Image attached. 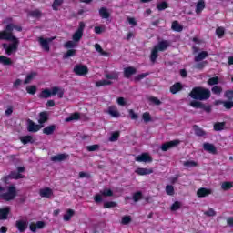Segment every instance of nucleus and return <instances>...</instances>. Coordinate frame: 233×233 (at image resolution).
Masks as SVG:
<instances>
[{
  "label": "nucleus",
  "mask_w": 233,
  "mask_h": 233,
  "mask_svg": "<svg viewBox=\"0 0 233 233\" xmlns=\"http://www.w3.org/2000/svg\"><path fill=\"white\" fill-rule=\"evenodd\" d=\"M0 41H10L11 43L6 44L4 43L2 45V47L4 50H5L6 56H12V54H15L19 48V38L17 36H12V35H7L5 36L3 35H0Z\"/></svg>",
  "instance_id": "obj_1"
},
{
  "label": "nucleus",
  "mask_w": 233,
  "mask_h": 233,
  "mask_svg": "<svg viewBox=\"0 0 233 233\" xmlns=\"http://www.w3.org/2000/svg\"><path fill=\"white\" fill-rule=\"evenodd\" d=\"M210 89L202 86L193 87L189 93V96L193 101H208L210 99Z\"/></svg>",
  "instance_id": "obj_2"
},
{
  "label": "nucleus",
  "mask_w": 233,
  "mask_h": 233,
  "mask_svg": "<svg viewBox=\"0 0 233 233\" xmlns=\"http://www.w3.org/2000/svg\"><path fill=\"white\" fill-rule=\"evenodd\" d=\"M52 96H57L59 99H63V96H65V90L58 86H54L50 89L46 88L40 92L38 95L39 99H48V97H52Z\"/></svg>",
  "instance_id": "obj_3"
},
{
  "label": "nucleus",
  "mask_w": 233,
  "mask_h": 233,
  "mask_svg": "<svg viewBox=\"0 0 233 233\" xmlns=\"http://www.w3.org/2000/svg\"><path fill=\"white\" fill-rule=\"evenodd\" d=\"M15 30H16V32H23V27L15 24H7L5 25V29L0 31V35H4L5 37H7V35H11L12 37H15L14 35Z\"/></svg>",
  "instance_id": "obj_4"
},
{
  "label": "nucleus",
  "mask_w": 233,
  "mask_h": 233,
  "mask_svg": "<svg viewBox=\"0 0 233 233\" xmlns=\"http://www.w3.org/2000/svg\"><path fill=\"white\" fill-rule=\"evenodd\" d=\"M17 197V189L15 186L11 185L7 187V192L0 195V199H4V201H13Z\"/></svg>",
  "instance_id": "obj_5"
},
{
  "label": "nucleus",
  "mask_w": 233,
  "mask_h": 233,
  "mask_svg": "<svg viewBox=\"0 0 233 233\" xmlns=\"http://www.w3.org/2000/svg\"><path fill=\"white\" fill-rule=\"evenodd\" d=\"M86 26L85 22H79L77 30L73 34V41H75V43L81 41Z\"/></svg>",
  "instance_id": "obj_6"
},
{
  "label": "nucleus",
  "mask_w": 233,
  "mask_h": 233,
  "mask_svg": "<svg viewBox=\"0 0 233 233\" xmlns=\"http://www.w3.org/2000/svg\"><path fill=\"white\" fill-rule=\"evenodd\" d=\"M190 106H192V108H201L202 110H205V112H207L208 114H210L212 112V106H206L205 104H203V102L200 101H191Z\"/></svg>",
  "instance_id": "obj_7"
},
{
  "label": "nucleus",
  "mask_w": 233,
  "mask_h": 233,
  "mask_svg": "<svg viewBox=\"0 0 233 233\" xmlns=\"http://www.w3.org/2000/svg\"><path fill=\"white\" fill-rule=\"evenodd\" d=\"M54 39H56V37H49V38L39 37L38 43L46 52H50V43H52Z\"/></svg>",
  "instance_id": "obj_8"
},
{
  "label": "nucleus",
  "mask_w": 233,
  "mask_h": 233,
  "mask_svg": "<svg viewBox=\"0 0 233 233\" xmlns=\"http://www.w3.org/2000/svg\"><path fill=\"white\" fill-rule=\"evenodd\" d=\"M74 74L76 76H86L88 74V67L85 65H76L73 69Z\"/></svg>",
  "instance_id": "obj_9"
},
{
  "label": "nucleus",
  "mask_w": 233,
  "mask_h": 233,
  "mask_svg": "<svg viewBox=\"0 0 233 233\" xmlns=\"http://www.w3.org/2000/svg\"><path fill=\"white\" fill-rule=\"evenodd\" d=\"M46 227V223L45 221H37L35 222H31L29 224V230H31L33 233L37 232V230H43Z\"/></svg>",
  "instance_id": "obj_10"
},
{
  "label": "nucleus",
  "mask_w": 233,
  "mask_h": 233,
  "mask_svg": "<svg viewBox=\"0 0 233 233\" xmlns=\"http://www.w3.org/2000/svg\"><path fill=\"white\" fill-rule=\"evenodd\" d=\"M179 143H181V141H179L178 139L166 142V143L162 144L161 150H162V152H167V151L170 150V148H174L175 147H177L179 145Z\"/></svg>",
  "instance_id": "obj_11"
},
{
  "label": "nucleus",
  "mask_w": 233,
  "mask_h": 233,
  "mask_svg": "<svg viewBox=\"0 0 233 233\" xmlns=\"http://www.w3.org/2000/svg\"><path fill=\"white\" fill-rule=\"evenodd\" d=\"M135 161L137 163H152L153 159L150 154L142 153L135 157Z\"/></svg>",
  "instance_id": "obj_12"
},
{
  "label": "nucleus",
  "mask_w": 233,
  "mask_h": 233,
  "mask_svg": "<svg viewBox=\"0 0 233 233\" xmlns=\"http://www.w3.org/2000/svg\"><path fill=\"white\" fill-rule=\"evenodd\" d=\"M123 74L126 79H130L132 76H136V74H137V69L134 66H127L124 68Z\"/></svg>",
  "instance_id": "obj_13"
},
{
  "label": "nucleus",
  "mask_w": 233,
  "mask_h": 233,
  "mask_svg": "<svg viewBox=\"0 0 233 233\" xmlns=\"http://www.w3.org/2000/svg\"><path fill=\"white\" fill-rule=\"evenodd\" d=\"M40 198H46V199H50L54 196V190L50 187H44L39 190Z\"/></svg>",
  "instance_id": "obj_14"
},
{
  "label": "nucleus",
  "mask_w": 233,
  "mask_h": 233,
  "mask_svg": "<svg viewBox=\"0 0 233 233\" xmlns=\"http://www.w3.org/2000/svg\"><path fill=\"white\" fill-rule=\"evenodd\" d=\"M68 157H70V155L66 153H60L51 157V161L54 163H61L62 161H66Z\"/></svg>",
  "instance_id": "obj_15"
},
{
  "label": "nucleus",
  "mask_w": 233,
  "mask_h": 233,
  "mask_svg": "<svg viewBox=\"0 0 233 233\" xmlns=\"http://www.w3.org/2000/svg\"><path fill=\"white\" fill-rule=\"evenodd\" d=\"M170 46V43H168L167 40H162L158 42L157 45H156L154 47L158 51V52H165L167 48Z\"/></svg>",
  "instance_id": "obj_16"
},
{
  "label": "nucleus",
  "mask_w": 233,
  "mask_h": 233,
  "mask_svg": "<svg viewBox=\"0 0 233 233\" xmlns=\"http://www.w3.org/2000/svg\"><path fill=\"white\" fill-rule=\"evenodd\" d=\"M27 130L28 132H39L41 130V125L35 124L34 121L28 119L27 121Z\"/></svg>",
  "instance_id": "obj_17"
},
{
  "label": "nucleus",
  "mask_w": 233,
  "mask_h": 233,
  "mask_svg": "<svg viewBox=\"0 0 233 233\" xmlns=\"http://www.w3.org/2000/svg\"><path fill=\"white\" fill-rule=\"evenodd\" d=\"M203 148L204 150H206V152H208L209 154H218V148H216V146H214V144H210L208 142L204 143Z\"/></svg>",
  "instance_id": "obj_18"
},
{
  "label": "nucleus",
  "mask_w": 233,
  "mask_h": 233,
  "mask_svg": "<svg viewBox=\"0 0 233 233\" xmlns=\"http://www.w3.org/2000/svg\"><path fill=\"white\" fill-rule=\"evenodd\" d=\"M135 172L137 176H148L150 174H154V169L152 168H144V167H137Z\"/></svg>",
  "instance_id": "obj_19"
},
{
  "label": "nucleus",
  "mask_w": 233,
  "mask_h": 233,
  "mask_svg": "<svg viewBox=\"0 0 233 233\" xmlns=\"http://www.w3.org/2000/svg\"><path fill=\"white\" fill-rule=\"evenodd\" d=\"M210 194H212V189H208L206 187H200L197 191L198 198H207V197L210 196Z\"/></svg>",
  "instance_id": "obj_20"
},
{
  "label": "nucleus",
  "mask_w": 233,
  "mask_h": 233,
  "mask_svg": "<svg viewBox=\"0 0 233 233\" xmlns=\"http://www.w3.org/2000/svg\"><path fill=\"white\" fill-rule=\"evenodd\" d=\"M181 90H183V84H181V82H176L175 84H173L170 88L169 91L173 94L176 95L177 94V92H181Z\"/></svg>",
  "instance_id": "obj_21"
},
{
  "label": "nucleus",
  "mask_w": 233,
  "mask_h": 233,
  "mask_svg": "<svg viewBox=\"0 0 233 233\" xmlns=\"http://www.w3.org/2000/svg\"><path fill=\"white\" fill-rule=\"evenodd\" d=\"M15 227L20 232H25L26 228H28V222L25 220H18L15 223Z\"/></svg>",
  "instance_id": "obj_22"
},
{
  "label": "nucleus",
  "mask_w": 233,
  "mask_h": 233,
  "mask_svg": "<svg viewBox=\"0 0 233 233\" xmlns=\"http://www.w3.org/2000/svg\"><path fill=\"white\" fill-rule=\"evenodd\" d=\"M9 214H10V207L0 208V221H5L8 219Z\"/></svg>",
  "instance_id": "obj_23"
},
{
  "label": "nucleus",
  "mask_w": 233,
  "mask_h": 233,
  "mask_svg": "<svg viewBox=\"0 0 233 233\" xmlns=\"http://www.w3.org/2000/svg\"><path fill=\"white\" fill-rule=\"evenodd\" d=\"M193 130L195 132V136H198V137H205V136H207V131L203 130V128L198 125H193Z\"/></svg>",
  "instance_id": "obj_24"
},
{
  "label": "nucleus",
  "mask_w": 233,
  "mask_h": 233,
  "mask_svg": "<svg viewBox=\"0 0 233 233\" xmlns=\"http://www.w3.org/2000/svg\"><path fill=\"white\" fill-rule=\"evenodd\" d=\"M20 141L21 143H23V145H28V143L32 145L35 143V140H34V137H32L31 135L20 137Z\"/></svg>",
  "instance_id": "obj_25"
},
{
  "label": "nucleus",
  "mask_w": 233,
  "mask_h": 233,
  "mask_svg": "<svg viewBox=\"0 0 233 233\" xmlns=\"http://www.w3.org/2000/svg\"><path fill=\"white\" fill-rule=\"evenodd\" d=\"M208 57V52L207 51H201L194 57L195 63H199V61H203L204 59H207Z\"/></svg>",
  "instance_id": "obj_26"
},
{
  "label": "nucleus",
  "mask_w": 233,
  "mask_h": 233,
  "mask_svg": "<svg viewBox=\"0 0 233 233\" xmlns=\"http://www.w3.org/2000/svg\"><path fill=\"white\" fill-rule=\"evenodd\" d=\"M158 57H159V51L157 49H156L155 47H153L150 56H149L151 63L153 65L156 64V61H157Z\"/></svg>",
  "instance_id": "obj_27"
},
{
  "label": "nucleus",
  "mask_w": 233,
  "mask_h": 233,
  "mask_svg": "<svg viewBox=\"0 0 233 233\" xmlns=\"http://www.w3.org/2000/svg\"><path fill=\"white\" fill-rule=\"evenodd\" d=\"M56 125L47 126L43 129V134H46V136H52V134L56 132Z\"/></svg>",
  "instance_id": "obj_28"
},
{
  "label": "nucleus",
  "mask_w": 233,
  "mask_h": 233,
  "mask_svg": "<svg viewBox=\"0 0 233 233\" xmlns=\"http://www.w3.org/2000/svg\"><path fill=\"white\" fill-rule=\"evenodd\" d=\"M108 115L112 116V117H119L121 113L117 110V107L111 106L108 107Z\"/></svg>",
  "instance_id": "obj_29"
},
{
  "label": "nucleus",
  "mask_w": 233,
  "mask_h": 233,
  "mask_svg": "<svg viewBox=\"0 0 233 233\" xmlns=\"http://www.w3.org/2000/svg\"><path fill=\"white\" fill-rule=\"evenodd\" d=\"M48 121V113L46 111H43L39 113V119L38 123L39 125H43Z\"/></svg>",
  "instance_id": "obj_30"
},
{
  "label": "nucleus",
  "mask_w": 233,
  "mask_h": 233,
  "mask_svg": "<svg viewBox=\"0 0 233 233\" xmlns=\"http://www.w3.org/2000/svg\"><path fill=\"white\" fill-rule=\"evenodd\" d=\"M98 12H99V15L102 19H109L110 18V13L108 12V9H106V7H101Z\"/></svg>",
  "instance_id": "obj_31"
},
{
  "label": "nucleus",
  "mask_w": 233,
  "mask_h": 233,
  "mask_svg": "<svg viewBox=\"0 0 233 233\" xmlns=\"http://www.w3.org/2000/svg\"><path fill=\"white\" fill-rule=\"evenodd\" d=\"M226 125L227 123L225 122H216L213 125V130H215V132H221V130H225Z\"/></svg>",
  "instance_id": "obj_32"
},
{
  "label": "nucleus",
  "mask_w": 233,
  "mask_h": 233,
  "mask_svg": "<svg viewBox=\"0 0 233 233\" xmlns=\"http://www.w3.org/2000/svg\"><path fill=\"white\" fill-rule=\"evenodd\" d=\"M106 79H113L117 81L119 79V72L112 71L111 73H106L105 75Z\"/></svg>",
  "instance_id": "obj_33"
},
{
  "label": "nucleus",
  "mask_w": 233,
  "mask_h": 233,
  "mask_svg": "<svg viewBox=\"0 0 233 233\" xmlns=\"http://www.w3.org/2000/svg\"><path fill=\"white\" fill-rule=\"evenodd\" d=\"M205 0H199L196 5V14H201L205 10Z\"/></svg>",
  "instance_id": "obj_34"
},
{
  "label": "nucleus",
  "mask_w": 233,
  "mask_h": 233,
  "mask_svg": "<svg viewBox=\"0 0 233 233\" xmlns=\"http://www.w3.org/2000/svg\"><path fill=\"white\" fill-rule=\"evenodd\" d=\"M113 84V82L112 81H110V80H99V81H96V86L97 87V88H100V86H110V85H112Z\"/></svg>",
  "instance_id": "obj_35"
},
{
  "label": "nucleus",
  "mask_w": 233,
  "mask_h": 233,
  "mask_svg": "<svg viewBox=\"0 0 233 233\" xmlns=\"http://www.w3.org/2000/svg\"><path fill=\"white\" fill-rule=\"evenodd\" d=\"M9 176H11V179H15V180H17V179H25V175L20 174V173H18L16 171H11L9 173Z\"/></svg>",
  "instance_id": "obj_36"
},
{
  "label": "nucleus",
  "mask_w": 233,
  "mask_h": 233,
  "mask_svg": "<svg viewBox=\"0 0 233 233\" xmlns=\"http://www.w3.org/2000/svg\"><path fill=\"white\" fill-rule=\"evenodd\" d=\"M174 32H183V25H179V22L174 21L171 25Z\"/></svg>",
  "instance_id": "obj_37"
},
{
  "label": "nucleus",
  "mask_w": 233,
  "mask_h": 233,
  "mask_svg": "<svg viewBox=\"0 0 233 233\" xmlns=\"http://www.w3.org/2000/svg\"><path fill=\"white\" fill-rule=\"evenodd\" d=\"M75 214L76 211H74V209H67L66 213L64 215V221H70Z\"/></svg>",
  "instance_id": "obj_38"
},
{
  "label": "nucleus",
  "mask_w": 233,
  "mask_h": 233,
  "mask_svg": "<svg viewBox=\"0 0 233 233\" xmlns=\"http://www.w3.org/2000/svg\"><path fill=\"white\" fill-rule=\"evenodd\" d=\"M80 118H81V115L77 112H75L71 114L69 117L66 118V122L77 121V119H80Z\"/></svg>",
  "instance_id": "obj_39"
},
{
  "label": "nucleus",
  "mask_w": 233,
  "mask_h": 233,
  "mask_svg": "<svg viewBox=\"0 0 233 233\" xmlns=\"http://www.w3.org/2000/svg\"><path fill=\"white\" fill-rule=\"evenodd\" d=\"M0 63H2V65H5L6 66L12 65L13 62L11 58H8L7 56H0Z\"/></svg>",
  "instance_id": "obj_40"
},
{
  "label": "nucleus",
  "mask_w": 233,
  "mask_h": 233,
  "mask_svg": "<svg viewBox=\"0 0 233 233\" xmlns=\"http://www.w3.org/2000/svg\"><path fill=\"white\" fill-rule=\"evenodd\" d=\"M77 54V50L76 49H69L66 51V53L64 54L63 58L64 59H68V57H74Z\"/></svg>",
  "instance_id": "obj_41"
},
{
  "label": "nucleus",
  "mask_w": 233,
  "mask_h": 233,
  "mask_svg": "<svg viewBox=\"0 0 233 233\" xmlns=\"http://www.w3.org/2000/svg\"><path fill=\"white\" fill-rule=\"evenodd\" d=\"M220 103H222V105L226 110H232V108H233V101L232 100H224V102H220Z\"/></svg>",
  "instance_id": "obj_42"
},
{
  "label": "nucleus",
  "mask_w": 233,
  "mask_h": 233,
  "mask_svg": "<svg viewBox=\"0 0 233 233\" xmlns=\"http://www.w3.org/2000/svg\"><path fill=\"white\" fill-rule=\"evenodd\" d=\"M157 8L159 10V12H163V10H167V8H168V3L166 1L157 3Z\"/></svg>",
  "instance_id": "obj_43"
},
{
  "label": "nucleus",
  "mask_w": 233,
  "mask_h": 233,
  "mask_svg": "<svg viewBox=\"0 0 233 233\" xmlns=\"http://www.w3.org/2000/svg\"><path fill=\"white\" fill-rule=\"evenodd\" d=\"M63 3H64L63 0H54V2L52 4L53 10H55V12H57V10H59V6H61V5H63Z\"/></svg>",
  "instance_id": "obj_44"
},
{
  "label": "nucleus",
  "mask_w": 233,
  "mask_h": 233,
  "mask_svg": "<svg viewBox=\"0 0 233 233\" xmlns=\"http://www.w3.org/2000/svg\"><path fill=\"white\" fill-rule=\"evenodd\" d=\"M35 76H37V73L35 72H31L30 74H28L24 81V85H28V83H30V81H32V79H34Z\"/></svg>",
  "instance_id": "obj_45"
},
{
  "label": "nucleus",
  "mask_w": 233,
  "mask_h": 233,
  "mask_svg": "<svg viewBox=\"0 0 233 233\" xmlns=\"http://www.w3.org/2000/svg\"><path fill=\"white\" fill-rule=\"evenodd\" d=\"M208 85H209V86H214V85H219V77L214 76V77L209 78L208 80Z\"/></svg>",
  "instance_id": "obj_46"
},
{
  "label": "nucleus",
  "mask_w": 233,
  "mask_h": 233,
  "mask_svg": "<svg viewBox=\"0 0 233 233\" xmlns=\"http://www.w3.org/2000/svg\"><path fill=\"white\" fill-rule=\"evenodd\" d=\"M100 194L105 198H112V196H114V191H112V189L105 188L103 191H100Z\"/></svg>",
  "instance_id": "obj_47"
},
{
  "label": "nucleus",
  "mask_w": 233,
  "mask_h": 233,
  "mask_svg": "<svg viewBox=\"0 0 233 233\" xmlns=\"http://www.w3.org/2000/svg\"><path fill=\"white\" fill-rule=\"evenodd\" d=\"M212 94H215V96H219L221 95V92H223V87L219 86H215L211 88Z\"/></svg>",
  "instance_id": "obj_48"
},
{
  "label": "nucleus",
  "mask_w": 233,
  "mask_h": 233,
  "mask_svg": "<svg viewBox=\"0 0 233 233\" xmlns=\"http://www.w3.org/2000/svg\"><path fill=\"white\" fill-rule=\"evenodd\" d=\"M224 97L228 99V101H233V90L232 89L226 90L224 93Z\"/></svg>",
  "instance_id": "obj_49"
},
{
  "label": "nucleus",
  "mask_w": 233,
  "mask_h": 233,
  "mask_svg": "<svg viewBox=\"0 0 233 233\" xmlns=\"http://www.w3.org/2000/svg\"><path fill=\"white\" fill-rule=\"evenodd\" d=\"M29 15L31 17H36L37 19H39V17H41V15H43V13L39 9H35V10L31 11L29 13Z\"/></svg>",
  "instance_id": "obj_50"
},
{
  "label": "nucleus",
  "mask_w": 233,
  "mask_h": 233,
  "mask_svg": "<svg viewBox=\"0 0 233 233\" xmlns=\"http://www.w3.org/2000/svg\"><path fill=\"white\" fill-rule=\"evenodd\" d=\"M216 35L218 39H222V37L225 35V27H218L216 29Z\"/></svg>",
  "instance_id": "obj_51"
},
{
  "label": "nucleus",
  "mask_w": 233,
  "mask_h": 233,
  "mask_svg": "<svg viewBox=\"0 0 233 233\" xmlns=\"http://www.w3.org/2000/svg\"><path fill=\"white\" fill-rule=\"evenodd\" d=\"M120 133L119 131H115L111 134V137H109V141L114 143L115 141H117L119 139Z\"/></svg>",
  "instance_id": "obj_52"
},
{
  "label": "nucleus",
  "mask_w": 233,
  "mask_h": 233,
  "mask_svg": "<svg viewBox=\"0 0 233 233\" xmlns=\"http://www.w3.org/2000/svg\"><path fill=\"white\" fill-rule=\"evenodd\" d=\"M166 194L167 196H174L175 194L174 186L172 185L166 186Z\"/></svg>",
  "instance_id": "obj_53"
},
{
  "label": "nucleus",
  "mask_w": 233,
  "mask_h": 233,
  "mask_svg": "<svg viewBox=\"0 0 233 233\" xmlns=\"http://www.w3.org/2000/svg\"><path fill=\"white\" fill-rule=\"evenodd\" d=\"M27 94L34 96L37 92V86H29L26 87Z\"/></svg>",
  "instance_id": "obj_54"
},
{
  "label": "nucleus",
  "mask_w": 233,
  "mask_h": 233,
  "mask_svg": "<svg viewBox=\"0 0 233 233\" xmlns=\"http://www.w3.org/2000/svg\"><path fill=\"white\" fill-rule=\"evenodd\" d=\"M184 167H187L188 168H192L194 167H198V162L194 160H187L184 162Z\"/></svg>",
  "instance_id": "obj_55"
},
{
  "label": "nucleus",
  "mask_w": 233,
  "mask_h": 233,
  "mask_svg": "<svg viewBox=\"0 0 233 233\" xmlns=\"http://www.w3.org/2000/svg\"><path fill=\"white\" fill-rule=\"evenodd\" d=\"M233 187V183L232 182H223L221 185V188L222 190H230V188H232Z\"/></svg>",
  "instance_id": "obj_56"
},
{
  "label": "nucleus",
  "mask_w": 233,
  "mask_h": 233,
  "mask_svg": "<svg viewBox=\"0 0 233 233\" xmlns=\"http://www.w3.org/2000/svg\"><path fill=\"white\" fill-rule=\"evenodd\" d=\"M207 61H203V62H198L194 66V68H196L197 70H203V68H205V66H207Z\"/></svg>",
  "instance_id": "obj_57"
},
{
  "label": "nucleus",
  "mask_w": 233,
  "mask_h": 233,
  "mask_svg": "<svg viewBox=\"0 0 233 233\" xmlns=\"http://www.w3.org/2000/svg\"><path fill=\"white\" fill-rule=\"evenodd\" d=\"M142 119L145 121V123H150V121H152V116H150V113L145 112L142 115Z\"/></svg>",
  "instance_id": "obj_58"
},
{
  "label": "nucleus",
  "mask_w": 233,
  "mask_h": 233,
  "mask_svg": "<svg viewBox=\"0 0 233 233\" xmlns=\"http://www.w3.org/2000/svg\"><path fill=\"white\" fill-rule=\"evenodd\" d=\"M143 198V193L141 191H137L133 195V201H135V203H137V201H139V199H141Z\"/></svg>",
  "instance_id": "obj_59"
},
{
  "label": "nucleus",
  "mask_w": 233,
  "mask_h": 233,
  "mask_svg": "<svg viewBox=\"0 0 233 233\" xmlns=\"http://www.w3.org/2000/svg\"><path fill=\"white\" fill-rule=\"evenodd\" d=\"M86 150L88 152H96V150H99V144H95L91 146L86 147Z\"/></svg>",
  "instance_id": "obj_60"
},
{
  "label": "nucleus",
  "mask_w": 233,
  "mask_h": 233,
  "mask_svg": "<svg viewBox=\"0 0 233 233\" xmlns=\"http://www.w3.org/2000/svg\"><path fill=\"white\" fill-rule=\"evenodd\" d=\"M170 208L173 212H176V210H179V208H181V202L175 201Z\"/></svg>",
  "instance_id": "obj_61"
},
{
  "label": "nucleus",
  "mask_w": 233,
  "mask_h": 233,
  "mask_svg": "<svg viewBox=\"0 0 233 233\" xmlns=\"http://www.w3.org/2000/svg\"><path fill=\"white\" fill-rule=\"evenodd\" d=\"M115 207H117V203L114 201L104 203V208H114Z\"/></svg>",
  "instance_id": "obj_62"
},
{
  "label": "nucleus",
  "mask_w": 233,
  "mask_h": 233,
  "mask_svg": "<svg viewBox=\"0 0 233 233\" xmlns=\"http://www.w3.org/2000/svg\"><path fill=\"white\" fill-rule=\"evenodd\" d=\"M148 101H150V103H153L154 105H157V106H159V105H161L162 103L161 100L155 96L149 97Z\"/></svg>",
  "instance_id": "obj_63"
},
{
  "label": "nucleus",
  "mask_w": 233,
  "mask_h": 233,
  "mask_svg": "<svg viewBox=\"0 0 233 233\" xmlns=\"http://www.w3.org/2000/svg\"><path fill=\"white\" fill-rule=\"evenodd\" d=\"M148 76V73H142L135 76L134 81L137 83V81H141V79H145V77Z\"/></svg>",
  "instance_id": "obj_64"
}]
</instances>
